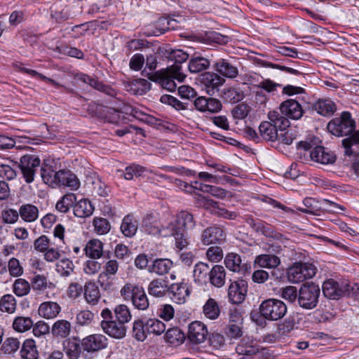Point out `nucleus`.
<instances>
[{
	"mask_svg": "<svg viewBox=\"0 0 359 359\" xmlns=\"http://www.w3.org/2000/svg\"><path fill=\"white\" fill-rule=\"evenodd\" d=\"M181 69L180 65H173L156 72L150 79L158 83L163 88L172 92L177 87L175 80L182 82L186 78Z\"/></svg>",
	"mask_w": 359,
	"mask_h": 359,
	"instance_id": "obj_3",
	"label": "nucleus"
},
{
	"mask_svg": "<svg viewBox=\"0 0 359 359\" xmlns=\"http://www.w3.org/2000/svg\"><path fill=\"white\" fill-rule=\"evenodd\" d=\"M118 269V263L116 260L111 259L106 262L103 267V271L98 276V282L104 289H107V286L104 287V282L112 278L116 274Z\"/></svg>",
	"mask_w": 359,
	"mask_h": 359,
	"instance_id": "obj_27",
	"label": "nucleus"
},
{
	"mask_svg": "<svg viewBox=\"0 0 359 359\" xmlns=\"http://www.w3.org/2000/svg\"><path fill=\"white\" fill-rule=\"evenodd\" d=\"M85 251L89 257L94 259H99L102 255L103 244L99 240H91L87 243Z\"/></svg>",
	"mask_w": 359,
	"mask_h": 359,
	"instance_id": "obj_42",
	"label": "nucleus"
},
{
	"mask_svg": "<svg viewBox=\"0 0 359 359\" xmlns=\"http://www.w3.org/2000/svg\"><path fill=\"white\" fill-rule=\"evenodd\" d=\"M149 333L146 330V323L141 320H135L133 326V336L137 341H143L146 339Z\"/></svg>",
	"mask_w": 359,
	"mask_h": 359,
	"instance_id": "obj_55",
	"label": "nucleus"
},
{
	"mask_svg": "<svg viewBox=\"0 0 359 359\" xmlns=\"http://www.w3.org/2000/svg\"><path fill=\"white\" fill-rule=\"evenodd\" d=\"M208 334L205 325L201 321L192 322L189 326L188 339L193 343L200 344L205 341Z\"/></svg>",
	"mask_w": 359,
	"mask_h": 359,
	"instance_id": "obj_15",
	"label": "nucleus"
},
{
	"mask_svg": "<svg viewBox=\"0 0 359 359\" xmlns=\"http://www.w3.org/2000/svg\"><path fill=\"white\" fill-rule=\"evenodd\" d=\"M170 286L166 280L156 278L151 280L148 285V292L155 297H163L169 291Z\"/></svg>",
	"mask_w": 359,
	"mask_h": 359,
	"instance_id": "obj_25",
	"label": "nucleus"
},
{
	"mask_svg": "<svg viewBox=\"0 0 359 359\" xmlns=\"http://www.w3.org/2000/svg\"><path fill=\"white\" fill-rule=\"evenodd\" d=\"M16 309V300L12 294H5L0 300V310L8 313H13Z\"/></svg>",
	"mask_w": 359,
	"mask_h": 359,
	"instance_id": "obj_54",
	"label": "nucleus"
},
{
	"mask_svg": "<svg viewBox=\"0 0 359 359\" xmlns=\"http://www.w3.org/2000/svg\"><path fill=\"white\" fill-rule=\"evenodd\" d=\"M311 158L321 164H332L336 161L335 154L324 147L318 146L313 148L310 152Z\"/></svg>",
	"mask_w": 359,
	"mask_h": 359,
	"instance_id": "obj_14",
	"label": "nucleus"
},
{
	"mask_svg": "<svg viewBox=\"0 0 359 359\" xmlns=\"http://www.w3.org/2000/svg\"><path fill=\"white\" fill-rule=\"evenodd\" d=\"M1 215L4 224H15L19 218L18 211L13 208L2 210Z\"/></svg>",
	"mask_w": 359,
	"mask_h": 359,
	"instance_id": "obj_64",
	"label": "nucleus"
},
{
	"mask_svg": "<svg viewBox=\"0 0 359 359\" xmlns=\"http://www.w3.org/2000/svg\"><path fill=\"white\" fill-rule=\"evenodd\" d=\"M268 118L269 121H264L259 125V130L264 140L274 142L277 139L280 128H287L290 122L276 111H269Z\"/></svg>",
	"mask_w": 359,
	"mask_h": 359,
	"instance_id": "obj_2",
	"label": "nucleus"
},
{
	"mask_svg": "<svg viewBox=\"0 0 359 359\" xmlns=\"http://www.w3.org/2000/svg\"><path fill=\"white\" fill-rule=\"evenodd\" d=\"M19 216L27 222H34L39 217L38 208L32 204H25L20 207Z\"/></svg>",
	"mask_w": 359,
	"mask_h": 359,
	"instance_id": "obj_37",
	"label": "nucleus"
},
{
	"mask_svg": "<svg viewBox=\"0 0 359 359\" xmlns=\"http://www.w3.org/2000/svg\"><path fill=\"white\" fill-rule=\"evenodd\" d=\"M214 68L217 72L228 79H234L238 75V68L224 59L218 60Z\"/></svg>",
	"mask_w": 359,
	"mask_h": 359,
	"instance_id": "obj_24",
	"label": "nucleus"
},
{
	"mask_svg": "<svg viewBox=\"0 0 359 359\" xmlns=\"http://www.w3.org/2000/svg\"><path fill=\"white\" fill-rule=\"evenodd\" d=\"M20 346V341L17 338H7L1 346V350L6 354H12L17 351Z\"/></svg>",
	"mask_w": 359,
	"mask_h": 359,
	"instance_id": "obj_61",
	"label": "nucleus"
},
{
	"mask_svg": "<svg viewBox=\"0 0 359 359\" xmlns=\"http://www.w3.org/2000/svg\"><path fill=\"white\" fill-rule=\"evenodd\" d=\"M81 345L88 352L97 351L107 346V338L100 334H91L83 339Z\"/></svg>",
	"mask_w": 359,
	"mask_h": 359,
	"instance_id": "obj_13",
	"label": "nucleus"
},
{
	"mask_svg": "<svg viewBox=\"0 0 359 359\" xmlns=\"http://www.w3.org/2000/svg\"><path fill=\"white\" fill-rule=\"evenodd\" d=\"M57 186L69 187L77 190L80 187V181L75 174L69 170H60L57 173Z\"/></svg>",
	"mask_w": 359,
	"mask_h": 359,
	"instance_id": "obj_19",
	"label": "nucleus"
},
{
	"mask_svg": "<svg viewBox=\"0 0 359 359\" xmlns=\"http://www.w3.org/2000/svg\"><path fill=\"white\" fill-rule=\"evenodd\" d=\"M145 170V168L139 165L133 164L126 168L123 175L126 180H131L134 177H141Z\"/></svg>",
	"mask_w": 359,
	"mask_h": 359,
	"instance_id": "obj_57",
	"label": "nucleus"
},
{
	"mask_svg": "<svg viewBox=\"0 0 359 359\" xmlns=\"http://www.w3.org/2000/svg\"><path fill=\"white\" fill-rule=\"evenodd\" d=\"M317 272L316 266L312 263L296 262L287 269L290 282L299 283L313 278Z\"/></svg>",
	"mask_w": 359,
	"mask_h": 359,
	"instance_id": "obj_9",
	"label": "nucleus"
},
{
	"mask_svg": "<svg viewBox=\"0 0 359 359\" xmlns=\"http://www.w3.org/2000/svg\"><path fill=\"white\" fill-rule=\"evenodd\" d=\"M165 324L156 318H150L146 322V330L149 334L160 335L165 332Z\"/></svg>",
	"mask_w": 359,
	"mask_h": 359,
	"instance_id": "obj_50",
	"label": "nucleus"
},
{
	"mask_svg": "<svg viewBox=\"0 0 359 359\" xmlns=\"http://www.w3.org/2000/svg\"><path fill=\"white\" fill-rule=\"evenodd\" d=\"M280 111L282 116L285 115L292 119H299L303 114L300 104L292 99L283 102L280 106Z\"/></svg>",
	"mask_w": 359,
	"mask_h": 359,
	"instance_id": "obj_18",
	"label": "nucleus"
},
{
	"mask_svg": "<svg viewBox=\"0 0 359 359\" xmlns=\"http://www.w3.org/2000/svg\"><path fill=\"white\" fill-rule=\"evenodd\" d=\"M41 165L40 158L32 154L22 156L20 159L19 168L22 177L27 184L34 182L36 170Z\"/></svg>",
	"mask_w": 359,
	"mask_h": 359,
	"instance_id": "obj_10",
	"label": "nucleus"
},
{
	"mask_svg": "<svg viewBox=\"0 0 359 359\" xmlns=\"http://www.w3.org/2000/svg\"><path fill=\"white\" fill-rule=\"evenodd\" d=\"M172 266L173 263L169 259H156L153 262L151 266H149V271L151 273L163 276L168 273Z\"/></svg>",
	"mask_w": 359,
	"mask_h": 359,
	"instance_id": "obj_34",
	"label": "nucleus"
},
{
	"mask_svg": "<svg viewBox=\"0 0 359 359\" xmlns=\"http://www.w3.org/2000/svg\"><path fill=\"white\" fill-rule=\"evenodd\" d=\"M115 320L126 325L130 321L132 315L129 308L125 304H119L114 309Z\"/></svg>",
	"mask_w": 359,
	"mask_h": 359,
	"instance_id": "obj_51",
	"label": "nucleus"
},
{
	"mask_svg": "<svg viewBox=\"0 0 359 359\" xmlns=\"http://www.w3.org/2000/svg\"><path fill=\"white\" fill-rule=\"evenodd\" d=\"M313 109L325 116L332 115L337 110L335 103L330 99H320L314 104Z\"/></svg>",
	"mask_w": 359,
	"mask_h": 359,
	"instance_id": "obj_31",
	"label": "nucleus"
},
{
	"mask_svg": "<svg viewBox=\"0 0 359 359\" xmlns=\"http://www.w3.org/2000/svg\"><path fill=\"white\" fill-rule=\"evenodd\" d=\"M281 86V84L276 83L270 79H263L257 86L258 88H261L269 93H274Z\"/></svg>",
	"mask_w": 359,
	"mask_h": 359,
	"instance_id": "obj_63",
	"label": "nucleus"
},
{
	"mask_svg": "<svg viewBox=\"0 0 359 359\" xmlns=\"http://www.w3.org/2000/svg\"><path fill=\"white\" fill-rule=\"evenodd\" d=\"M20 355L22 359H38L39 353L33 339H26L23 342Z\"/></svg>",
	"mask_w": 359,
	"mask_h": 359,
	"instance_id": "obj_40",
	"label": "nucleus"
},
{
	"mask_svg": "<svg viewBox=\"0 0 359 359\" xmlns=\"http://www.w3.org/2000/svg\"><path fill=\"white\" fill-rule=\"evenodd\" d=\"M181 231V226H180L176 222L175 218H172L171 221L161 226L160 236L162 237H174L178 235Z\"/></svg>",
	"mask_w": 359,
	"mask_h": 359,
	"instance_id": "obj_49",
	"label": "nucleus"
},
{
	"mask_svg": "<svg viewBox=\"0 0 359 359\" xmlns=\"http://www.w3.org/2000/svg\"><path fill=\"white\" fill-rule=\"evenodd\" d=\"M93 205L87 199H81L74 205V214L77 217H88L93 214Z\"/></svg>",
	"mask_w": 359,
	"mask_h": 359,
	"instance_id": "obj_33",
	"label": "nucleus"
},
{
	"mask_svg": "<svg viewBox=\"0 0 359 359\" xmlns=\"http://www.w3.org/2000/svg\"><path fill=\"white\" fill-rule=\"evenodd\" d=\"M236 352L240 355H252L259 351L257 341L249 338H243L236 348Z\"/></svg>",
	"mask_w": 359,
	"mask_h": 359,
	"instance_id": "obj_28",
	"label": "nucleus"
},
{
	"mask_svg": "<svg viewBox=\"0 0 359 359\" xmlns=\"http://www.w3.org/2000/svg\"><path fill=\"white\" fill-rule=\"evenodd\" d=\"M248 292V283L243 279L235 280L229 285V302L233 304H239L244 302Z\"/></svg>",
	"mask_w": 359,
	"mask_h": 359,
	"instance_id": "obj_11",
	"label": "nucleus"
},
{
	"mask_svg": "<svg viewBox=\"0 0 359 359\" xmlns=\"http://www.w3.org/2000/svg\"><path fill=\"white\" fill-rule=\"evenodd\" d=\"M64 348L69 359H77L81 353L80 341L76 338L68 339L64 342Z\"/></svg>",
	"mask_w": 359,
	"mask_h": 359,
	"instance_id": "obj_39",
	"label": "nucleus"
},
{
	"mask_svg": "<svg viewBox=\"0 0 359 359\" xmlns=\"http://www.w3.org/2000/svg\"><path fill=\"white\" fill-rule=\"evenodd\" d=\"M93 224L95 231L99 235L106 234L109 231L111 228L109 221L102 217L95 218Z\"/></svg>",
	"mask_w": 359,
	"mask_h": 359,
	"instance_id": "obj_58",
	"label": "nucleus"
},
{
	"mask_svg": "<svg viewBox=\"0 0 359 359\" xmlns=\"http://www.w3.org/2000/svg\"><path fill=\"white\" fill-rule=\"evenodd\" d=\"M320 289L318 285L313 283L303 284L298 292L299 305L305 309L315 308L318 302Z\"/></svg>",
	"mask_w": 359,
	"mask_h": 359,
	"instance_id": "obj_7",
	"label": "nucleus"
},
{
	"mask_svg": "<svg viewBox=\"0 0 359 359\" xmlns=\"http://www.w3.org/2000/svg\"><path fill=\"white\" fill-rule=\"evenodd\" d=\"M76 79L81 81H82L84 83H88L90 86L93 87L94 88L100 90L107 92L108 88L104 86L103 83L100 82L99 81L91 78L90 76L86 75V74H78L76 76Z\"/></svg>",
	"mask_w": 359,
	"mask_h": 359,
	"instance_id": "obj_59",
	"label": "nucleus"
},
{
	"mask_svg": "<svg viewBox=\"0 0 359 359\" xmlns=\"http://www.w3.org/2000/svg\"><path fill=\"white\" fill-rule=\"evenodd\" d=\"M201 81L205 86L208 94L211 95L215 90L224 83L225 79L216 73L205 72L201 75Z\"/></svg>",
	"mask_w": 359,
	"mask_h": 359,
	"instance_id": "obj_16",
	"label": "nucleus"
},
{
	"mask_svg": "<svg viewBox=\"0 0 359 359\" xmlns=\"http://www.w3.org/2000/svg\"><path fill=\"white\" fill-rule=\"evenodd\" d=\"M71 324L65 320H58L52 326L51 332L54 336L60 337H67L71 332Z\"/></svg>",
	"mask_w": 359,
	"mask_h": 359,
	"instance_id": "obj_43",
	"label": "nucleus"
},
{
	"mask_svg": "<svg viewBox=\"0 0 359 359\" xmlns=\"http://www.w3.org/2000/svg\"><path fill=\"white\" fill-rule=\"evenodd\" d=\"M169 291L172 294V300L180 304L184 303L190 294L189 287L185 283L172 284Z\"/></svg>",
	"mask_w": 359,
	"mask_h": 359,
	"instance_id": "obj_23",
	"label": "nucleus"
},
{
	"mask_svg": "<svg viewBox=\"0 0 359 359\" xmlns=\"http://www.w3.org/2000/svg\"><path fill=\"white\" fill-rule=\"evenodd\" d=\"M210 271V266L208 264L198 262L195 264L193 276L195 281L198 283H205L208 278Z\"/></svg>",
	"mask_w": 359,
	"mask_h": 359,
	"instance_id": "obj_44",
	"label": "nucleus"
},
{
	"mask_svg": "<svg viewBox=\"0 0 359 359\" xmlns=\"http://www.w3.org/2000/svg\"><path fill=\"white\" fill-rule=\"evenodd\" d=\"M33 326V321L29 317H17L15 318L13 327L19 332H24L29 330Z\"/></svg>",
	"mask_w": 359,
	"mask_h": 359,
	"instance_id": "obj_56",
	"label": "nucleus"
},
{
	"mask_svg": "<svg viewBox=\"0 0 359 359\" xmlns=\"http://www.w3.org/2000/svg\"><path fill=\"white\" fill-rule=\"evenodd\" d=\"M32 287L35 291H43L47 287H54V284L50 283L48 285L46 278L43 275H36L32 279Z\"/></svg>",
	"mask_w": 359,
	"mask_h": 359,
	"instance_id": "obj_60",
	"label": "nucleus"
},
{
	"mask_svg": "<svg viewBox=\"0 0 359 359\" xmlns=\"http://www.w3.org/2000/svg\"><path fill=\"white\" fill-rule=\"evenodd\" d=\"M225 266L233 272H241L244 271L248 272L250 269V266L247 264H242L241 257L236 253L231 252L226 255L224 258Z\"/></svg>",
	"mask_w": 359,
	"mask_h": 359,
	"instance_id": "obj_21",
	"label": "nucleus"
},
{
	"mask_svg": "<svg viewBox=\"0 0 359 359\" xmlns=\"http://www.w3.org/2000/svg\"><path fill=\"white\" fill-rule=\"evenodd\" d=\"M175 218L178 225L181 226V231L192 229L196 225L193 215L187 211L180 212Z\"/></svg>",
	"mask_w": 359,
	"mask_h": 359,
	"instance_id": "obj_36",
	"label": "nucleus"
},
{
	"mask_svg": "<svg viewBox=\"0 0 359 359\" xmlns=\"http://www.w3.org/2000/svg\"><path fill=\"white\" fill-rule=\"evenodd\" d=\"M76 202V196L74 194H67L63 196L60 201H57L55 208L59 212L62 213H66L69 210L70 208L72 207Z\"/></svg>",
	"mask_w": 359,
	"mask_h": 359,
	"instance_id": "obj_46",
	"label": "nucleus"
},
{
	"mask_svg": "<svg viewBox=\"0 0 359 359\" xmlns=\"http://www.w3.org/2000/svg\"><path fill=\"white\" fill-rule=\"evenodd\" d=\"M121 230L124 236L127 237L133 236L137 230V224L136 221H133V218L130 215L126 216L121 225Z\"/></svg>",
	"mask_w": 359,
	"mask_h": 359,
	"instance_id": "obj_47",
	"label": "nucleus"
},
{
	"mask_svg": "<svg viewBox=\"0 0 359 359\" xmlns=\"http://www.w3.org/2000/svg\"><path fill=\"white\" fill-rule=\"evenodd\" d=\"M210 65V61L208 59L197 57L190 60L188 68L191 73L196 74L208 69Z\"/></svg>",
	"mask_w": 359,
	"mask_h": 359,
	"instance_id": "obj_48",
	"label": "nucleus"
},
{
	"mask_svg": "<svg viewBox=\"0 0 359 359\" xmlns=\"http://www.w3.org/2000/svg\"><path fill=\"white\" fill-rule=\"evenodd\" d=\"M164 339L167 343L172 346H179L184 342L185 335L179 328L172 327L167 330Z\"/></svg>",
	"mask_w": 359,
	"mask_h": 359,
	"instance_id": "obj_41",
	"label": "nucleus"
},
{
	"mask_svg": "<svg viewBox=\"0 0 359 359\" xmlns=\"http://www.w3.org/2000/svg\"><path fill=\"white\" fill-rule=\"evenodd\" d=\"M203 313L210 320L217 319L220 315V309L217 302L213 298H209L203 305Z\"/></svg>",
	"mask_w": 359,
	"mask_h": 359,
	"instance_id": "obj_38",
	"label": "nucleus"
},
{
	"mask_svg": "<svg viewBox=\"0 0 359 359\" xmlns=\"http://www.w3.org/2000/svg\"><path fill=\"white\" fill-rule=\"evenodd\" d=\"M141 229L147 234L160 236L161 227L157 219L152 215H147L142 219Z\"/></svg>",
	"mask_w": 359,
	"mask_h": 359,
	"instance_id": "obj_35",
	"label": "nucleus"
},
{
	"mask_svg": "<svg viewBox=\"0 0 359 359\" xmlns=\"http://www.w3.org/2000/svg\"><path fill=\"white\" fill-rule=\"evenodd\" d=\"M57 173L56 163L52 158H46L41 166V177L46 184L52 187H57Z\"/></svg>",
	"mask_w": 359,
	"mask_h": 359,
	"instance_id": "obj_12",
	"label": "nucleus"
},
{
	"mask_svg": "<svg viewBox=\"0 0 359 359\" xmlns=\"http://www.w3.org/2000/svg\"><path fill=\"white\" fill-rule=\"evenodd\" d=\"M121 296L126 300L130 299L134 306L139 310H146L149 305L144 288L140 285L126 283L121 290Z\"/></svg>",
	"mask_w": 359,
	"mask_h": 359,
	"instance_id": "obj_6",
	"label": "nucleus"
},
{
	"mask_svg": "<svg viewBox=\"0 0 359 359\" xmlns=\"http://www.w3.org/2000/svg\"><path fill=\"white\" fill-rule=\"evenodd\" d=\"M280 263L279 257L270 253L257 255L254 260V264L259 268L276 269Z\"/></svg>",
	"mask_w": 359,
	"mask_h": 359,
	"instance_id": "obj_26",
	"label": "nucleus"
},
{
	"mask_svg": "<svg viewBox=\"0 0 359 359\" xmlns=\"http://www.w3.org/2000/svg\"><path fill=\"white\" fill-rule=\"evenodd\" d=\"M201 240L205 245L221 242L224 240V231L218 226L208 227L203 231Z\"/></svg>",
	"mask_w": 359,
	"mask_h": 359,
	"instance_id": "obj_22",
	"label": "nucleus"
},
{
	"mask_svg": "<svg viewBox=\"0 0 359 359\" xmlns=\"http://www.w3.org/2000/svg\"><path fill=\"white\" fill-rule=\"evenodd\" d=\"M158 53L161 57L174 61L175 65H177L187 61L189 57V55L184 50L181 49L173 50L168 46L158 48Z\"/></svg>",
	"mask_w": 359,
	"mask_h": 359,
	"instance_id": "obj_17",
	"label": "nucleus"
},
{
	"mask_svg": "<svg viewBox=\"0 0 359 359\" xmlns=\"http://www.w3.org/2000/svg\"><path fill=\"white\" fill-rule=\"evenodd\" d=\"M74 270L73 262L67 258L60 259L55 264V271L62 277H69Z\"/></svg>",
	"mask_w": 359,
	"mask_h": 359,
	"instance_id": "obj_45",
	"label": "nucleus"
},
{
	"mask_svg": "<svg viewBox=\"0 0 359 359\" xmlns=\"http://www.w3.org/2000/svg\"><path fill=\"white\" fill-rule=\"evenodd\" d=\"M124 88L134 95H143L151 88V83L144 79H137L124 82Z\"/></svg>",
	"mask_w": 359,
	"mask_h": 359,
	"instance_id": "obj_20",
	"label": "nucleus"
},
{
	"mask_svg": "<svg viewBox=\"0 0 359 359\" xmlns=\"http://www.w3.org/2000/svg\"><path fill=\"white\" fill-rule=\"evenodd\" d=\"M358 290V284L351 285L345 282L339 283L334 279H328L323 284V294L330 299H339L343 297L350 296Z\"/></svg>",
	"mask_w": 359,
	"mask_h": 359,
	"instance_id": "obj_4",
	"label": "nucleus"
},
{
	"mask_svg": "<svg viewBox=\"0 0 359 359\" xmlns=\"http://www.w3.org/2000/svg\"><path fill=\"white\" fill-rule=\"evenodd\" d=\"M30 290V283L24 278H18L13 284V291L18 297H24L28 294Z\"/></svg>",
	"mask_w": 359,
	"mask_h": 359,
	"instance_id": "obj_52",
	"label": "nucleus"
},
{
	"mask_svg": "<svg viewBox=\"0 0 359 359\" xmlns=\"http://www.w3.org/2000/svg\"><path fill=\"white\" fill-rule=\"evenodd\" d=\"M226 272L222 266L215 265L210 271L208 280L216 287H222L225 283Z\"/></svg>",
	"mask_w": 359,
	"mask_h": 359,
	"instance_id": "obj_30",
	"label": "nucleus"
},
{
	"mask_svg": "<svg viewBox=\"0 0 359 359\" xmlns=\"http://www.w3.org/2000/svg\"><path fill=\"white\" fill-rule=\"evenodd\" d=\"M260 316L269 320H278L287 312V306L283 302L276 299L263 301L259 307Z\"/></svg>",
	"mask_w": 359,
	"mask_h": 359,
	"instance_id": "obj_8",
	"label": "nucleus"
},
{
	"mask_svg": "<svg viewBox=\"0 0 359 359\" xmlns=\"http://www.w3.org/2000/svg\"><path fill=\"white\" fill-rule=\"evenodd\" d=\"M84 297L88 304L96 305L100 299V292L95 283L89 281L84 286Z\"/></svg>",
	"mask_w": 359,
	"mask_h": 359,
	"instance_id": "obj_32",
	"label": "nucleus"
},
{
	"mask_svg": "<svg viewBox=\"0 0 359 359\" xmlns=\"http://www.w3.org/2000/svg\"><path fill=\"white\" fill-rule=\"evenodd\" d=\"M60 306L56 302H46L39 306L38 312L40 316L46 319L55 318L60 312Z\"/></svg>",
	"mask_w": 359,
	"mask_h": 359,
	"instance_id": "obj_29",
	"label": "nucleus"
},
{
	"mask_svg": "<svg viewBox=\"0 0 359 359\" xmlns=\"http://www.w3.org/2000/svg\"><path fill=\"white\" fill-rule=\"evenodd\" d=\"M328 131L337 136H347L342 140L344 154L351 156L353 147L359 145V131L355 130V122L348 111H343L339 117L332 119L327 124Z\"/></svg>",
	"mask_w": 359,
	"mask_h": 359,
	"instance_id": "obj_1",
	"label": "nucleus"
},
{
	"mask_svg": "<svg viewBox=\"0 0 359 359\" xmlns=\"http://www.w3.org/2000/svg\"><path fill=\"white\" fill-rule=\"evenodd\" d=\"M223 98L229 103H236L241 101L244 97V93L239 88H231L224 89L223 92Z\"/></svg>",
	"mask_w": 359,
	"mask_h": 359,
	"instance_id": "obj_53",
	"label": "nucleus"
},
{
	"mask_svg": "<svg viewBox=\"0 0 359 359\" xmlns=\"http://www.w3.org/2000/svg\"><path fill=\"white\" fill-rule=\"evenodd\" d=\"M103 320L101 327L104 333L114 339H123L127 332V327L122 323L114 319L113 313L109 309H104L101 312Z\"/></svg>",
	"mask_w": 359,
	"mask_h": 359,
	"instance_id": "obj_5",
	"label": "nucleus"
},
{
	"mask_svg": "<svg viewBox=\"0 0 359 359\" xmlns=\"http://www.w3.org/2000/svg\"><path fill=\"white\" fill-rule=\"evenodd\" d=\"M295 139V135L291 129L287 128H280L278 137L276 141H278L280 143L290 145L292 143Z\"/></svg>",
	"mask_w": 359,
	"mask_h": 359,
	"instance_id": "obj_62",
	"label": "nucleus"
}]
</instances>
